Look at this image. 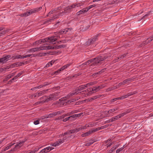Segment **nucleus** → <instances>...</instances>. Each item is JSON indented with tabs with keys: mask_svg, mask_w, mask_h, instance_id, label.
I'll return each mask as SVG.
<instances>
[{
	"mask_svg": "<svg viewBox=\"0 0 153 153\" xmlns=\"http://www.w3.org/2000/svg\"><path fill=\"white\" fill-rule=\"evenodd\" d=\"M108 56H105V54H104L102 56H100L97 57L94 59H93L87 61L86 62L84 63V64L85 65H88L91 62H93V64L94 65H96L98 63H100V62L104 60L105 59L108 58Z\"/></svg>",
	"mask_w": 153,
	"mask_h": 153,
	"instance_id": "nucleus-1",
	"label": "nucleus"
},
{
	"mask_svg": "<svg viewBox=\"0 0 153 153\" xmlns=\"http://www.w3.org/2000/svg\"><path fill=\"white\" fill-rule=\"evenodd\" d=\"M105 86L101 85L94 87L93 88H90L87 90L82 91V94H86L87 95H89L91 94L94 93L99 91L100 89L104 88Z\"/></svg>",
	"mask_w": 153,
	"mask_h": 153,
	"instance_id": "nucleus-2",
	"label": "nucleus"
},
{
	"mask_svg": "<svg viewBox=\"0 0 153 153\" xmlns=\"http://www.w3.org/2000/svg\"><path fill=\"white\" fill-rule=\"evenodd\" d=\"M51 48H53L51 46H45V44L39 48H36L30 49L29 50V52H34L36 51H39L41 50H49Z\"/></svg>",
	"mask_w": 153,
	"mask_h": 153,
	"instance_id": "nucleus-3",
	"label": "nucleus"
},
{
	"mask_svg": "<svg viewBox=\"0 0 153 153\" xmlns=\"http://www.w3.org/2000/svg\"><path fill=\"white\" fill-rule=\"evenodd\" d=\"M87 88V87L86 84L80 86L78 88L76 89L74 91L71 93L70 96H72L75 94H78L79 93H80L81 92L80 91H81ZM68 96H70L69 95Z\"/></svg>",
	"mask_w": 153,
	"mask_h": 153,
	"instance_id": "nucleus-4",
	"label": "nucleus"
},
{
	"mask_svg": "<svg viewBox=\"0 0 153 153\" xmlns=\"http://www.w3.org/2000/svg\"><path fill=\"white\" fill-rule=\"evenodd\" d=\"M42 8L41 7H39L38 8H36L33 9H31L29 10V11H27L23 14H21V16H27L33 13H36L37 12L41 10Z\"/></svg>",
	"mask_w": 153,
	"mask_h": 153,
	"instance_id": "nucleus-5",
	"label": "nucleus"
},
{
	"mask_svg": "<svg viewBox=\"0 0 153 153\" xmlns=\"http://www.w3.org/2000/svg\"><path fill=\"white\" fill-rule=\"evenodd\" d=\"M59 38V37L58 36H54L48 37L45 38V39H47V40H46L45 41V42H47L46 43V45H48V42L51 44H53V42Z\"/></svg>",
	"mask_w": 153,
	"mask_h": 153,
	"instance_id": "nucleus-6",
	"label": "nucleus"
},
{
	"mask_svg": "<svg viewBox=\"0 0 153 153\" xmlns=\"http://www.w3.org/2000/svg\"><path fill=\"white\" fill-rule=\"evenodd\" d=\"M25 140L21 141L19 143H17L15 146L9 152H13L17 149H19L23 144Z\"/></svg>",
	"mask_w": 153,
	"mask_h": 153,
	"instance_id": "nucleus-7",
	"label": "nucleus"
},
{
	"mask_svg": "<svg viewBox=\"0 0 153 153\" xmlns=\"http://www.w3.org/2000/svg\"><path fill=\"white\" fill-rule=\"evenodd\" d=\"M86 128V126H81V127H80V128H79L78 129H76V130H71L68 131H67L66 132H65L64 134V135H66V134H70L74 133L76 131H78L80 130H82V129H85Z\"/></svg>",
	"mask_w": 153,
	"mask_h": 153,
	"instance_id": "nucleus-8",
	"label": "nucleus"
},
{
	"mask_svg": "<svg viewBox=\"0 0 153 153\" xmlns=\"http://www.w3.org/2000/svg\"><path fill=\"white\" fill-rule=\"evenodd\" d=\"M45 99V101L48 102L50 100H56V96L55 94H51L48 97L44 96L43 97Z\"/></svg>",
	"mask_w": 153,
	"mask_h": 153,
	"instance_id": "nucleus-9",
	"label": "nucleus"
},
{
	"mask_svg": "<svg viewBox=\"0 0 153 153\" xmlns=\"http://www.w3.org/2000/svg\"><path fill=\"white\" fill-rule=\"evenodd\" d=\"M65 139H60L58 140L57 141L55 142L54 143L51 144V145L53 146L56 147L59 145L60 144L64 142Z\"/></svg>",
	"mask_w": 153,
	"mask_h": 153,
	"instance_id": "nucleus-10",
	"label": "nucleus"
},
{
	"mask_svg": "<svg viewBox=\"0 0 153 153\" xmlns=\"http://www.w3.org/2000/svg\"><path fill=\"white\" fill-rule=\"evenodd\" d=\"M11 56L10 55L5 56L4 57L0 58V63L3 64L10 59Z\"/></svg>",
	"mask_w": 153,
	"mask_h": 153,
	"instance_id": "nucleus-11",
	"label": "nucleus"
},
{
	"mask_svg": "<svg viewBox=\"0 0 153 153\" xmlns=\"http://www.w3.org/2000/svg\"><path fill=\"white\" fill-rule=\"evenodd\" d=\"M99 36V34H97L95 35L93 38L88 40L86 44L87 45L90 44L91 43H93L95 41L97 40L98 37Z\"/></svg>",
	"mask_w": 153,
	"mask_h": 153,
	"instance_id": "nucleus-12",
	"label": "nucleus"
},
{
	"mask_svg": "<svg viewBox=\"0 0 153 153\" xmlns=\"http://www.w3.org/2000/svg\"><path fill=\"white\" fill-rule=\"evenodd\" d=\"M71 29L70 28H66L65 29H63L62 30L59 31L58 32H56V33L57 34H65L67 32H68L69 30H71Z\"/></svg>",
	"mask_w": 153,
	"mask_h": 153,
	"instance_id": "nucleus-13",
	"label": "nucleus"
},
{
	"mask_svg": "<svg viewBox=\"0 0 153 153\" xmlns=\"http://www.w3.org/2000/svg\"><path fill=\"white\" fill-rule=\"evenodd\" d=\"M136 93L135 92H131L129 93H128L127 94L125 95L124 96H122L121 97H119V99L120 100H122L123 99L127 98L128 97L131 96V95L134 94Z\"/></svg>",
	"mask_w": 153,
	"mask_h": 153,
	"instance_id": "nucleus-14",
	"label": "nucleus"
},
{
	"mask_svg": "<svg viewBox=\"0 0 153 153\" xmlns=\"http://www.w3.org/2000/svg\"><path fill=\"white\" fill-rule=\"evenodd\" d=\"M31 55V54H27L25 56H22L20 55H18L15 56V59H24L27 57L30 56Z\"/></svg>",
	"mask_w": 153,
	"mask_h": 153,
	"instance_id": "nucleus-15",
	"label": "nucleus"
},
{
	"mask_svg": "<svg viewBox=\"0 0 153 153\" xmlns=\"http://www.w3.org/2000/svg\"><path fill=\"white\" fill-rule=\"evenodd\" d=\"M59 113L58 112H55L53 113H51L49 114L47 116L45 117V118L42 117V119H44L45 118H51L55 116L58 114Z\"/></svg>",
	"mask_w": 153,
	"mask_h": 153,
	"instance_id": "nucleus-16",
	"label": "nucleus"
},
{
	"mask_svg": "<svg viewBox=\"0 0 153 153\" xmlns=\"http://www.w3.org/2000/svg\"><path fill=\"white\" fill-rule=\"evenodd\" d=\"M22 64H23L22 63L19 62L16 63L15 64H13L12 65H10V66H7L5 68V69L6 70L7 69H9L10 68H11L12 67H13V66H21L22 65Z\"/></svg>",
	"mask_w": 153,
	"mask_h": 153,
	"instance_id": "nucleus-17",
	"label": "nucleus"
},
{
	"mask_svg": "<svg viewBox=\"0 0 153 153\" xmlns=\"http://www.w3.org/2000/svg\"><path fill=\"white\" fill-rule=\"evenodd\" d=\"M118 109V108H113L112 109H110L108 111H105V114H110L111 113H113L114 111H117Z\"/></svg>",
	"mask_w": 153,
	"mask_h": 153,
	"instance_id": "nucleus-18",
	"label": "nucleus"
},
{
	"mask_svg": "<svg viewBox=\"0 0 153 153\" xmlns=\"http://www.w3.org/2000/svg\"><path fill=\"white\" fill-rule=\"evenodd\" d=\"M126 113H123L115 117H113V119L114 121L118 119L119 118L121 117L124 115Z\"/></svg>",
	"mask_w": 153,
	"mask_h": 153,
	"instance_id": "nucleus-19",
	"label": "nucleus"
},
{
	"mask_svg": "<svg viewBox=\"0 0 153 153\" xmlns=\"http://www.w3.org/2000/svg\"><path fill=\"white\" fill-rule=\"evenodd\" d=\"M46 40H47V39H45V38L40 39L36 42V44L39 45L44 43L45 42Z\"/></svg>",
	"mask_w": 153,
	"mask_h": 153,
	"instance_id": "nucleus-20",
	"label": "nucleus"
},
{
	"mask_svg": "<svg viewBox=\"0 0 153 153\" xmlns=\"http://www.w3.org/2000/svg\"><path fill=\"white\" fill-rule=\"evenodd\" d=\"M66 46V45H59L57 46H51L52 48H51V49H59L61 48H65Z\"/></svg>",
	"mask_w": 153,
	"mask_h": 153,
	"instance_id": "nucleus-21",
	"label": "nucleus"
},
{
	"mask_svg": "<svg viewBox=\"0 0 153 153\" xmlns=\"http://www.w3.org/2000/svg\"><path fill=\"white\" fill-rule=\"evenodd\" d=\"M46 91L45 90H43L42 91H40L39 93H37L36 94V95L34 96V97H36L37 96H38V97L41 96L42 95L44 94L45 92Z\"/></svg>",
	"mask_w": 153,
	"mask_h": 153,
	"instance_id": "nucleus-22",
	"label": "nucleus"
},
{
	"mask_svg": "<svg viewBox=\"0 0 153 153\" xmlns=\"http://www.w3.org/2000/svg\"><path fill=\"white\" fill-rule=\"evenodd\" d=\"M76 113V112L75 111H72L71 112H69V113H67V114H64V115H62V117H61L62 118H64L65 117H66V116H70L71 115V114H73L74 113Z\"/></svg>",
	"mask_w": 153,
	"mask_h": 153,
	"instance_id": "nucleus-23",
	"label": "nucleus"
},
{
	"mask_svg": "<svg viewBox=\"0 0 153 153\" xmlns=\"http://www.w3.org/2000/svg\"><path fill=\"white\" fill-rule=\"evenodd\" d=\"M16 74L15 72L11 74H9V75L7 76L5 78V79L6 80H7L11 78L13 76L15 75Z\"/></svg>",
	"mask_w": 153,
	"mask_h": 153,
	"instance_id": "nucleus-24",
	"label": "nucleus"
},
{
	"mask_svg": "<svg viewBox=\"0 0 153 153\" xmlns=\"http://www.w3.org/2000/svg\"><path fill=\"white\" fill-rule=\"evenodd\" d=\"M92 134V132L90 130L88 132L82 134V137H85L88 136Z\"/></svg>",
	"mask_w": 153,
	"mask_h": 153,
	"instance_id": "nucleus-25",
	"label": "nucleus"
},
{
	"mask_svg": "<svg viewBox=\"0 0 153 153\" xmlns=\"http://www.w3.org/2000/svg\"><path fill=\"white\" fill-rule=\"evenodd\" d=\"M87 11V10L86 9H85V10L82 9V10L79 11L78 12H77L76 14H77V15H79L84 13Z\"/></svg>",
	"mask_w": 153,
	"mask_h": 153,
	"instance_id": "nucleus-26",
	"label": "nucleus"
},
{
	"mask_svg": "<svg viewBox=\"0 0 153 153\" xmlns=\"http://www.w3.org/2000/svg\"><path fill=\"white\" fill-rule=\"evenodd\" d=\"M15 143H11L9 144H8V145L4 149V151H5L7 149H9L13 145H14Z\"/></svg>",
	"mask_w": 153,
	"mask_h": 153,
	"instance_id": "nucleus-27",
	"label": "nucleus"
},
{
	"mask_svg": "<svg viewBox=\"0 0 153 153\" xmlns=\"http://www.w3.org/2000/svg\"><path fill=\"white\" fill-rule=\"evenodd\" d=\"M22 72H20L19 73L16 75L13 78H12L10 81L12 82V81L13 80L16 79L18 77L20 76L22 74Z\"/></svg>",
	"mask_w": 153,
	"mask_h": 153,
	"instance_id": "nucleus-28",
	"label": "nucleus"
},
{
	"mask_svg": "<svg viewBox=\"0 0 153 153\" xmlns=\"http://www.w3.org/2000/svg\"><path fill=\"white\" fill-rule=\"evenodd\" d=\"M49 152L47 147L45 148L40 151V153H45Z\"/></svg>",
	"mask_w": 153,
	"mask_h": 153,
	"instance_id": "nucleus-29",
	"label": "nucleus"
},
{
	"mask_svg": "<svg viewBox=\"0 0 153 153\" xmlns=\"http://www.w3.org/2000/svg\"><path fill=\"white\" fill-rule=\"evenodd\" d=\"M94 142V141L93 140H91L89 141V142L86 143L85 144V146H90Z\"/></svg>",
	"mask_w": 153,
	"mask_h": 153,
	"instance_id": "nucleus-30",
	"label": "nucleus"
},
{
	"mask_svg": "<svg viewBox=\"0 0 153 153\" xmlns=\"http://www.w3.org/2000/svg\"><path fill=\"white\" fill-rule=\"evenodd\" d=\"M97 83V81H94V82H90L88 83H87L86 84L88 87V86H91L93 85H94Z\"/></svg>",
	"mask_w": 153,
	"mask_h": 153,
	"instance_id": "nucleus-31",
	"label": "nucleus"
},
{
	"mask_svg": "<svg viewBox=\"0 0 153 153\" xmlns=\"http://www.w3.org/2000/svg\"><path fill=\"white\" fill-rule=\"evenodd\" d=\"M2 29L0 28V37L4 34L6 32V31L4 30L1 31Z\"/></svg>",
	"mask_w": 153,
	"mask_h": 153,
	"instance_id": "nucleus-32",
	"label": "nucleus"
},
{
	"mask_svg": "<svg viewBox=\"0 0 153 153\" xmlns=\"http://www.w3.org/2000/svg\"><path fill=\"white\" fill-rule=\"evenodd\" d=\"M90 130L92 132V133L94 132H95L97 131H98L99 130V128L98 127L95 128L91 129V130Z\"/></svg>",
	"mask_w": 153,
	"mask_h": 153,
	"instance_id": "nucleus-33",
	"label": "nucleus"
},
{
	"mask_svg": "<svg viewBox=\"0 0 153 153\" xmlns=\"http://www.w3.org/2000/svg\"><path fill=\"white\" fill-rule=\"evenodd\" d=\"M82 114H83V113H81L79 114H73V116H74V118H75L76 117H79L80 116H81V115H82Z\"/></svg>",
	"mask_w": 153,
	"mask_h": 153,
	"instance_id": "nucleus-34",
	"label": "nucleus"
},
{
	"mask_svg": "<svg viewBox=\"0 0 153 153\" xmlns=\"http://www.w3.org/2000/svg\"><path fill=\"white\" fill-rule=\"evenodd\" d=\"M152 38L153 39V36H151V37H150V38L149 39H147V40H148V41L147 42V41H146L145 42V43H144V44H147L149 42H151L152 40Z\"/></svg>",
	"mask_w": 153,
	"mask_h": 153,
	"instance_id": "nucleus-35",
	"label": "nucleus"
},
{
	"mask_svg": "<svg viewBox=\"0 0 153 153\" xmlns=\"http://www.w3.org/2000/svg\"><path fill=\"white\" fill-rule=\"evenodd\" d=\"M96 6V5L95 4H93L89 6L87 8V10H86L87 11H88V10H90L91 8L93 7H94Z\"/></svg>",
	"mask_w": 153,
	"mask_h": 153,
	"instance_id": "nucleus-36",
	"label": "nucleus"
},
{
	"mask_svg": "<svg viewBox=\"0 0 153 153\" xmlns=\"http://www.w3.org/2000/svg\"><path fill=\"white\" fill-rule=\"evenodd\" d=\"M108 127V126L107 125H104L103 126H101L100 127H99L98 128H99V130H100L101 129H104L105 128L107 127Z\"/></svg>",
	"mask_w": 153,
	"mask_h": 153,
	"instance_id": "nucleus-37",
	"label": "nucleus"
},
{
	"mask_svg": "<svg viewBox=\"0 0 153 153\" xmlns=\"http://www.w3.org/2000/svg\"><path fill=\"white\" fill-rule=\"evenodd\" d=\"M99 97L98 96H95L94 97H92L90 99V100H91V102L93 100L96 99L98 98H99Z\"/></svg>",
	"mask_w": 153,
	"mask_h": 153,
	"instance_id": "nucleus-38",
	"label": "nucleus"
},
{
	"mask_svg": "<svg viewBox=\"0 0 153 153\" xmlns=\"http://www.w3.org/2000/svg\"><path fill=\"white\" fill-rule=\"evenodd\" d=\"M125 145H124L123 147H121V148L117 149L116 151V153H119L120 151L123 150L124 148Z\"/></svg>",
	"mask_w": 153,
	"mask_h": 153,
	"instance_id": "nucleus-39",
	"label": "nucleus"
},
{
	"mask_svg": "<svg viewBox=\"0 0 153 153\" xmlns=\"http://www.w3.org/2000/svg\"><path fill=\"white\" fill-rule=\"evenodd\" d=\"M75 5H72L70 6L67 7V9H72L73 8H74L75 7Z\"/></svg>",
	"mask_w": 153,
	"mask_h": 153,
	"instance_id": "nucleus-40",
	"label": "nucleus"
},
{
	"mask_svg": "<svg viewBox=\"0 0 153 153\" xmlns=\"http://www.w3.org/2000/svg\"><path fill=\"white\" fill-rule=\"evenodd\" d=\"M119 97H117V98H115L114 99H113L111 100V102H114L115 101L117 100H119L120 99H119Z\"/></svg>",
	"mask_w": 153,
	"mask_h": 153,
	"instance_id": "nucleus-41",
	"label": "nucleus"
},
{
	"mask_svg": "<svg viewBox=\"0 0 153 153\" xmlns=\"http://www.w3.org/2000/svg\"><path fill=\"white\" fill-rule=\"evenodd\" d=\"M57 59H56L55 60H51V62H51V66H52L53 64L55 62L57 61Z\"/></svg>",
	"mask_w": 153,
	"mask_h": 153,
	"instance_id": "nucleus-42",
	"label": "nucleus"
},
{
	"mask_svg": "<svg viewBox=\"0 0 153 153\" xmlns=\"http://www.w3.org/2000/svg\"><path fill=\"white\" fill-rule=\"evenodd\" d=\"M42 87V85H40L38 86H37L34 88H33L31 89V90H35L36 89H39L41 88Z\"/></svg>",
	"mask_w": 153,
	"mask_h": 153,
	"instance_id": "nucleus-43",
	"label": "nucleus"
},
{
	"mask_svg": "<svg viewBox=\"0 0 153 153\" xmlns=\"http://www.w3.org/2000/svg\"><path fill=\"white\" fill-rule=\"evenodd\" d=\"M68 118V120L70 119L71 120H73V118H74V117L73 116V115L72 116H70L69 117H67Z\"/></svg>",
	"mask_w": 153,
	"mask_h": 153,
	"instance_id": "nucleus-44",
	"label": "nucleus"
},
{
	"mask_svg": "<svg viewBox=\"0 0 153 153\" xmlns=\"http://www.w3.org/2000/svg\"><path fill=\"white\" fill-rule=\"evenodd\" d=\"M33 123H34V124L35 125H37L39 123V120H35V121H34V122Z\"/></svg>",
	"mask_w": 153,
	"mask_h": 153,
	"instance_id": "nucleus-45",
	"label": "nucleus"
},
{
	"mask_svg": "<svg viewBox=\"0 0 153 153\" xmlns=\"http://www.w3.org/2000/svg\"><path fill=\"white\" fill-rule=\"evenodd\" d=\"M128 83L133 81V79L131 78H128L126 79Z\"/></svg>",
	"mask_w": 153,
	"mask_h": 153,
	"instance_id": "nucleus-46",
	"label": "nucleus"
},
{
	"mask_svg": "<svg viewBox=\"0 0 153 153\" xmlns=\"http://www.w3.org/2000/svg\"><path fill=\"white\" fill-rule=\"evenodd\" d=\"M66 68V66L65 65L63 66L60 69H59V71H62V70H64L65 68Z\"/></svg>",
	"mask_w": 153,
	"mask_h": 153,
	"instance_id": "nucleus-47",
	"label": "nucleus"
},
{
	"mask_svg": "<svg viewBox=\"0 0 153 153\" xmlns=\"http://www.w3.org/2000/svg\"><path fill=\"white\" fill-rule=\"evenodd\" d=\"M123 84L122 83V82H121L120 83H119L117 85L116 87H115L116 89L118 88H119L122 85H123Z\"/></svg>",
	"mask_w": 153,
	"mask_h": 153,
	"instance_id": "nucleus-48",
	"label": "nucleus"
},
{
	"mask_svg": "<svg viewBox=\"0 0 153 153\" xmlns=\"http://www.w3.org/2000/svg\"><path fill=\"white\" fill-rule=\"evenodd\" d=\"M126 56V55L125 54H123V55H122L121 56H120L119 57H117L118 59H122L124 57Z\"/></svg>",
	"mask_w": 153,
	"mask_h": 153,
	"instance_id": "nucleus-49",
	"label": "nucleus"
},
{
	"mask_svg": "<svg viewBox=\"0 0 153 153\" xmlns=\"http://www.w3.org/2000/svg\"><path fill=\"white\" fill-rule=\"evenodd\" d=\"M48 148V151L49 152L50 151L54 149V148L52 147L51 146H48L47 147Z\"/></svg>",
	"mask_w": 153,
	"mask_h": 153,
	"instance_id": "nucleus-50",
	"label": "nucleus"
},
{
	"mask_svg": "<svg viewBox=\"0 0 153 153\" xmlns=\"http://www.w3.org/2000/svg\"><path fill=\"white\" fill-rule=\"evenodd\" d=\"M115 149H114V148L112 147L111 148V149L109 151V153H112V152L114 151Z\"/></svg>",
	"mask_w": 153,
	"mask_h": 153,
	"instance_id": "nucleus-51",
	"label": "nucleus"
},
{
	"mask_svg": "<svg viewBox=\"0 0 153 153\" xmlns=\"http://www.w3.org/2000/svg\"><path fill=\"white\" fill-rule=\"evenodd\" d=\"M116 89L115 87H114L112 88H108V89H107V91H110L112 90H113V89Z\"/></svg>",
	"mask_w": 153,
	"mask_h": 153,
	"instance_id": "nucleus-52",
	"label": "nucleus"
},
{
	"mask_svg": "<svg viewBox=\"0 0 153 153\" xmlns=\"http://www.w3.org/2000/svg\"><path fill=\"white\" fill-rule=\"evenodd\" d=\"M122 83L123 84V85H124L128 83L126 79L124 80L123 82H122Z\"/></svg>",
	"mask_w": 153,
	"mask_h": 153,
	"instance_id": "nucleus-53",
	"label": "nucleus"
},
{
	"mask_svg": "<svg viewBox=\"0 0 153 153\" xmlns=\"http://www.w3.org/2000/svg\"><path fill=\"white\" fill-rule=\"evenodd\" d=\"M50 66H51V62H48V63L46 64V67H50Z\"/></svg>",
	"mask_w": 153,
	"mask_h": 153,
	"instance_id": "nucleus-54",
	"label": "nucleus"
},
{
	"mask_svg": "<svg viewBox=\"0 0 153 153\" xmlns=\"http://www.w3.org/2000/svg\"><path fill=\"white\" fill-rule=\"evenodd\" d=\"M84 101L85 102H91V100H90V99H87L86 100H84Z\"/></svg>",
	"mask_w": 153,
	"mask_h": 153,
	"instance_id": "nucleus-55",
	"label": "nucleus"
},
{
	"mask_svg": "<svg viewBox=\"0 0 153 153\" xmlns=\"http://www.w3.org/2000/svg\"><path fill=\"white\" fill-rule=\"evenodd\" d=\"M60 71H59V69L57 71H55V73H55V74H56H56H57L58 73H59Z\"/></svg>",
	"mask_w": 153,
	"mask_h": 153,
	"instance_id": "nucleus-56",
	"label": "nucleus"
},
{
	"mask_svg": "<svg viewBox=\"0 0 153 153\" xmlns=\"http://www.w3.org/2000/svg\"><path fill=\"white\" fill-rule=\"evenodd\" d=\"M68 118H67V117H66V118H65V119H63V122H66V121L68 120Z\"/></svg>",
	"mask_w": 153,
	"mask_h": 153,
	"instance_id": "nucleus-57",
	"label": "nucleus"
},
{
	"mask_svg": "<svg viewBox=\"0 0 153 153\" xmlns=\"http://www.w3.org/2000/svg\"><path fill=\"white\" fill-rule=\"evenodd\" d=\"M52 13H53V11H51L50 12L48 13V14L47 15V16H48L50 15H51V14H52Z\"/></svg>",
	"mask_w": 153,
	"mask_h": 153,
	"instance_id": "nucleus-58",
	"label": "nucleus"
},
{
	"mask_svg": "<svg viewBox=\"0 0 153 153\" xmlns=\"http://www.w3.org/2000/svg\"><path fill=\"white\" fill-rule=\"evenodd\" d=\"M109 121V122H112L114 120L113 119V118H112L110 119Z\"/></svg>",
	"mask_w": 153,
	"mask_h": 153,
	"instance_id": "nucleus-59",
	"label": "nucleus"
},
{
	"mask_svg": "<svg viewBox=\"0 0 153 153\" xmlns=\"http://www.w3.org/2000/svg\"><path fill=\"white\" fill-rule=\"evenodd\" d=\"M71 65V64H68L66 65H65V66H66V68H68V67L69 66Z\"/></svg>",
	"mask_w": 153,
	"mask_h": 153,
	"instance_id": "nucleus-60",
	"label": "nucleus"
},
{
	"mask_svg": "<svg viewBox=\"0 0 153 153\" xmlns=\"http://www.w3.org/2000/svg\"><path fill=\"white\" fill-rule=\"evenodd\" d=\"M118 146L117 145H116V146H114L113 147L114 148V149H117L118 147Z\"/></svg>",
	"mask_w": 153,
	"mask_h": 153,
	"instance_id": "nucleus-61",
	"label": "nucleus"
},
{
	"mask_svg": "<svg viewBox=\"0 0 153 153\" xmlns=\"http://www.w3.org/2000/svg\"><path fill=\"white\" fill-rule=\"evenodd\" d=\"M113 144V143H110L109 145H108L107 146V147L110 146H111L112 144Z\"/></svg>",
	"mask_w": 153,
	"mask_h": 153,
	"instance_id": "nucleus-62",
	"label": "nucleus"
},
{
	"mask_svg": "<svg viewBox=\"0 0 153 153\" xmlns=\"http://www.w3.org/2000/svg\"><path fill=\"white\" fill-rule=\"evenodd\" d=\"M5 139V138H4L2 140H0V144H1L2 143V142Z\"/></svg>",
	"mask_w": 153,
	"mask_h": 153,
	"instance_id": "nucleus-63",
	"label": "nucleus"
},
{
	"mask_svg": "<svg viewBox=\"0 0 153 153\" xmlns=\"http://www.w3.org/2000/svg\"><path fill=\"white\" fill-rule=\"evenodd\" d=\"M36 95V94H35L34 95H31V96H30V97L31 98H33V97H34V95Z\"/></svg>",
	"mask_w": 153,
	"mask_h": 153,
	"instance_id": "nucleus-64",
	"label": "nucleus"
}]
</instances>
